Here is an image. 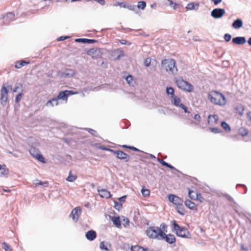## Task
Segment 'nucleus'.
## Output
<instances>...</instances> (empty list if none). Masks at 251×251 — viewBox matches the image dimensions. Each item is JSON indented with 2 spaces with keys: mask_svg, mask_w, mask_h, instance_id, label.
Segmentation results:
<instances>
[{
  "mask_svg": "<svg viewBox=\"0 0 251 251\" xmlns=\"http://www.w3.org/2000/svg\"><path fill=\"white\" fill-rule=\"evenodd\" d=\"M208 98L212 103L216 105L224 106L226 104L225 97L217 91H212L209 93Z\"/></svg>",
  "mask_w": 251,
  "mask_h": 251,
  "instance_id": "nucleus-1",
  "label": "nucleus"
},
{
  "mask_svg": "<svg viewBox=\"0 0 251 251\" xmlns=\"http://www.w3.org/2000/svg\"><path fill=\"white\" fill-rule=\"evenodd\" d=\"M176 64L175 60L171 58L165 59L161 61L163 69L170 75H175L177 73V69Z\"/></svg>",
  "mask_w": 251,
  "mask_h": 251,
  "instance_id": "nucleus-2",
  "label": "nucleus"
},
{
  "mask_svg": "<svg viewBox=\"0 0 251 251\" xmlns=\"http://www.w3.org/2000/svg\"><path fill=\"white\" fill-rule=\"evenodd\" d=\"M173 231L177 236L182 238H188L190 233L188 229L184 227L179 226L176 221H174Z\"/></svg>",
  "mask_w": 251,
  "mask_h": 251,
  "instance_id": "nucleus-3",
  "label": "nucleus"
},
{
  "mask_svg": "<svg viewBox=\"0 0 251 251\" xmlns=\"http://www.w3.org/2000/svg\"><path fill=\"white\" fill-rule=\"evenodd\" d=\"M163 231L157 226H152L147 228L146 233L147 236L152 239L160 240L162 233Z\"/></svg>",
  "mask_w": 251,
  "mask_h": 251,
  "instance_id": "nucleus-4",
  "label": "nucleus"
},
{
  "mask_svg": "<svg viewBox=\"0 0 251 251\" xmlns=\"http://www.w3.org/2000/svg\"><path fill=\"white\" fill-rule=\"evenodd\" d=\"M175 82L178 88L186 92H191L194 90L193 86L182 78L176 79Z\"/></svg>",
  "mask_w": 251,
  "mask_h": 251,
  "instance_id": "nucleus-5",
  "label": "nucleus"
},
{
  "mask_svg": "<svg viewBox=\"0 0 251 251\" xmlns=\"http://www.w3.org/2000/svg\"><path fill=\"white\" fill-rule=\"evenodd\" d=\"M12 89L11 85H8L5 87L3 84L0 90V103L2 106H5L8 100V94L9 90Z\"/></svg>",
  "mask_w": 251,
  "mask_h": 251,
  "instance_id": "nucleus-6",
  "label": "nucleus"
},
{
  "mask_svg": "<svg viewBox=\"0 0 251 251\" xmlns=\"http://www.w3.org/2000/svg\"><path fill=\"white\" fill-rule=\"evenodd\" d=\"M75 94V93L72 90L62 91L59 93L58 96L55 97V99L57 101H58L59 100L67 101L68 97Z\"/></svg>",
  "mask_w": 251,
  "mask_h": 251,
  "instance_id": "nucleus-7",
  "label": "nucleus"
},
{
  "mask_svg": "<svg viewBox=\"0 0 251 251\" xmlns=\"http://www.w3.org/2000/svg\"><path fill=\"white\" fill-rule=\"evenodd\" d=\"M225 10L223 8H215L211 11V16L215 19H220L225 14Z\"/></svg>",
  "mask_w": 251,
  "mask_h": 251,
  "instance_id": "nucleus-8",
  "label": "nucleus"
},
{
  "mask_svg": "<svg viewBox=\"0 0 251 251\" xmlns=\"http://www.w3.org/2000/svg\"><path fill=\"white\" fill-rule=\"evenodd\" d=\"M162 233V236L161 237L160 240H165L167 243L172 244L173 243H175L176 241V237L175 236L171 234H166L165 233V232L163 231V232Z\"/></svg>",
  "mask_w": 251,
  "mask_h": 251,
  "instance_id": "nucleus-9",
  "label": "nucleus"
},
{
  "mask_svg": "<svg viewBox=\"0 0 251 251\" xmlns=\"http://www.w3.org/2000/svg\"><path fill=\"white\" fill-rule=\"evenodd\" d=\"M81 213V208L80 207L78 206L74 209L71 212L70 217H71L73 220L76 222L79 218L80 215Z\"/></svg>",
  "mask_w": 251,
  "mask_h": 251,
  "instance_id": "nucleus-10",
  "label": "nucleus"
},
{
  "mask_svg": "<svg viewBox=\"0 0 251 251\" xmlns=\"http://www.w3.org/2000/svg\"><path fill=\"white\" fill-rule=\"evenodd\" d=\"M113 153L117 155V157L121 160H124L125 162H128L130 159L129 156L126 153L121 151H114Z\"/></svg>",
  "mask_w": 251,
  "mask_h": 251,
  "instance_id": "nucleus-11",
  "label": "nucleus"
},
{
  "mask_svg": "<svg viewBox=\"0 0 251 251\" xmlns=\"http://www.w3.org/2000/svg\"><path fill=\"white\" fill-rule=\"evenodd\" d=\"M87 54L93 58H98L100 56V50L98 48H92L87 51Z\"/></svg>",
  "mask_w": 251,
  "mask_h": 251,
  "instance_id": "nucleus-12",
  "label": "nucleus"
},
{
  "mask_svg": "<svg viewBox=\"0 0 251 251\" xmlns=\"http://www.w3.org/2000/svg\"><path fill=\"white\" fill-rule=\"evenodd\" d=\"M219 118L216 114L210 115L208 117V123L209 125L213 126L218 123Z\"/></svg>",
  "mask_w": 251,
  "mask_h": 251,
  "instance_id": "nucleus-13",
  "label": "nucleus"
},
{
  "mask_svg": "<svg viewBox=\"0 0 251 251\" xmlns=\"http://www.w3.org/2000/svg\"><path fill=\"white\" fill-rule=\"evenodd\" d=\"M86 239L89 241H93L97 237L96 232L93 230H90L87 231L85 234Z\"/></svg>",
  "mask_w": 251,
  "mask_h": 251,
  "instance_id": "nucleus-14",
  "label": "nucleus"
},
{
  "mask_svg": "<svg viewBox=\"0 0 251 251\" xmlns=\"http://www.w3.org/2000/svg\"><path fill=\"white\" fill-rule=\"evenodd\" d=\"M233 43L236 45H243L246 42V39L245 37H236L232 39Z\"/></svg>",
  "mask_w": 251,
  "mask_h": 251,
  "instance_id": "nucleus-15",
  "label": "nucleus"
},
{
  "mask_svg": "<svg viewBox=\"0 0 251 251\" xmlns=\"http://www.w3.org/2000/svg\"><path fill=\"white\" fill-rule=\"evenodd\" d=\"M98 191L99 193V195L102 198L108 199V198H110L112 196L110 192L106 189H102L100 190L98 189Z\"/></svg>",
  "mask_w": 251,
  "mask_h": 251,
  "instance_id": "nucleus-16",
  "label": "nucleus"
},
{
  "mask_svg": "<svg viewBox=\"0 0 251 251\" xmlns=\"http://www.w3.org/2000/svg\"><path fill=\"white\" fill-rule=\"evenodd\" d=\"M76 42L82 43L84 44H93L97 42V40L95 39H89L86 38H77L75 39Z\"/></svg>",
  "mask_w": 251,
  "mask_h": 251,
  "instance_id": "nucleus-17",
  "label": "nucleus"
},
{
  "mask_svg": "<svg viewBox=\"0 0 251 251\" xmlns=\"http://www.w3.org/2000/svg\"><path fill=\"white\" fill-rule=\"evenodd\" d=\"M243 23L241 19H237L232 24V26L234 29H239L242 27Z\"/></svg>",
  "mask_w": 251,
  "mask_h": 251,
  "instance_id": "nucleus-18",
  "label": "nucleus"
},
{
  "mask_svg": "<svg viewBox=\"0 0 251 251\" xmlns=\"http://www.w3.org/2000/svg\"><path fill=\"white\" fill-rule=\"evenodd\" d=\"M75 75V71L74 70L69 69L67 70L65 72L63 73L61 76L64 77H70Z\"/></svg>",
  "mask_w": 251,
  "mask_h": 251,
  "instance_id": "nucleus-19",
  "label": "nucleus"
},
{
  "mask_svg": "<svg viewBox=\"0 0 251 251\" xmlns=\"http://www.w3.org/2000/svg\"><path fill=\"white\" fill-rule=\"evenodd\" d=\"M173 100H172V104L175 105L176 107H180V105L183 104L181 102V100L177 96H175L172 98Z\"/></svg>",
  "mask_w": 251,
  "mask_h": 251,
  "instance_id": "nucleus-20",
  "label": "nucleus"
},
{
  "mask_svg": "<svg viewBox=\"0 0 251 251\" xmlns=\"http://www.w3.org/2000/svg\"><path fill=\"white\" fill-rule=\"evenodd\" d=\"M199 6L198 3H195L194 2L189 3L186 6V9L189 10H198Z\"/></svg>",
  "mask_w": 251,
  "mask_h": 251,
  "instance_id": "nucleus-21",
  "label": "nucleus"
},
{
  "mask_svg": "<svg viewBox=\"0 0 251 251\" xmlns=\"http://www.w3.org/2000/svg\"><path fill=\"white\" fill-rule=\"evenodd\" d=\"M14 17L15 15L13 13L9 12L7 13L6 15L3 17V18L7 22H10L14 20Z\"/></svg>",
  "mask_w": 251,
  "mask_h": 251,
  "instance_id": "nucleus-22",
  "label": "nucleus"
},
{
  "mask_svg": "<svg viewBox=\"0 0 251 251\" xmlns=\"http://www.w3.org/2000/svg\"><path fill=\"white\" fill-rule=\"evenodd\" d=\"M77 178V176L76 175H74L72 174V171H70L69 173L68 176L66 178V180L69 182H74Z\"/></svg>",
  "mask_w": 251,
  "mask_h": 251,
  "instance_id": "nucleus-23",
  "label": "nucleus"
},
{
  "mask_svg": "<svg viewBox=\"0 0 251 251\" xmlns=\"http://www.w3.org/2000/svg\"><path fill=\"white\" fill-rule=\"evenodd\" d=\"M111 220L113 224L117 227H119L121 226V222L119 217H113Z\"/></svg>",
  "mask_w": 251,
  "mask_h": 251,
  "instance_id": "nucleus-24",
  "label": "nucleus"
},
{
  "mask_svg": "<svg viewBox=\"0 0 251 251\" xmlns=\"http://www.w3.org/2000/svg\"><path fill=\"white\" fill-rule=\"evenodd\" d=\"M148 248H144L139 246H132L131 251H147Z\"/></svg>",
  "mask_w": 251,
  "mask_h": 251,
  "instance_id": "nucleus-25",
  "label": "nucleus"
},
{
  "mask_svg": "<svg viewBox=\"0 0 251 251\" xmlns=\"http://www.w3.org/2000/svg\"><path fill=\"white\" fill-rule=\"evenodd\" d=\"M185 205L190 209H193L195 207V204L190 200H187L185 201Z\"/></svg>",
  "mask_w": 251,
  "mask_h": 251,
  "instance_id": "nucleus-26",
  "label": "nucleus"
},
{
  "mask_svg": "<svg viewBox=\"0 0 251 251\" xmlns=\"http://www.w3.org/2000/svg\"><path fill=\"white\" fill-rule=\"evenodd\" d=\"M221 126L223 128V129L227 132H229L231 130L230 127L229 125L227 124L226 122L223 121L221 122Z\"/></svg>",
  "mask_w": 251,
  "mask_h": 251,
  "instance_id": "nucleus-27",
  "label": "nucleus"
},
{
  "mask_svg": "<svg viewBox=\"0 0 251 251\" xmlns=\"http://www.w3.org/2000/svg\"><path fill=\"white\" fill-rule=\"evenodd\" d=\"M177 212L181 215H184L185 214V209L183 203L176 205Z\"/></svg>",
  "mask_w": 251,
  "mask_h": 251,
  "instance_id": "nucleus-28",
  "label": "nucleus"
},
{
  "mask_svg": "<svg viewBox=\"0 0 251 251\" xmlns=\"http://www.w3.org/2000/svg\"><path fill=\"white\" fill-rule=\"evenodd\" d=\"M29 63V62H27L24 60H21V61L17 62L16 63L15 67L16 68L19 69L25 65L28 64Z\"/></svg>",
  "mask_w": 251,
  "mask_h": 251,
  "instance_id": "nucleus-29",
  "label": "nucleus"
},
{
  "mask_svg": "<svg viewBox=\"0 0 251 251\" xmlns=\"http://www.w3.org/2000/svg\"><path fill=\"white\" fill-rule=\"evenodd\" d=\"M53 101H55V105H57L58 104V101H57L55 98H53L52 99H51L50 100H49L47 103H46V105L47 106H53L54 105V103H53Z\"/></svg>",
  "mask_w": 251,
  "mask_h": 251,
  "instance_id": "nucleus-30",
  "label": "nucleus"
},
{
  "mask_svg": "<svg viewBox=\"0 0 251 251\" xmlns=\"http://www.w3.org/2000/svg\"><path fill=\"white\" fill-rule=\"evenodd\" d=\"M166 93L168 95H171V97L172 98L175 97L174 89L172 87H167L166 88Z\"/></svg>",
  "mask_w": 251,
  "mask_h": 251,
  "instance_id": "nucleus-31",
  "label": "nucleus"
},
{
  "mask_svg": "<svg viewBox=\"0 0 251 251\" xmlns=\"http://www.w3.org/2000/svg\"><path fill=\"white\" fill-rule=\"evenodd\" d=\"M136 6L138 9L144 10L146 7V2L144 1H139Z\"/></svg>",
  "mask_w": 251,
  "mask_h": 251,
  "instance_id": "nucleus-32",
  "label": "nucleus"
},
{
  "mask_svg": "<svg viewBox=\"0 0 251 251\" xmlns=\"http://www.w3.org/2000/svg\"><path fill=\"white\" fill-rule=\"evenodd\" d=\"M183 201L182 199L177 196H176V197L175 198L174 202L173 203L176 205H178L183 203Z\"/></svg>",
  "mask_w": 251,
  "mask_h": 251,
  "instance_id": "nucleus-33",
  "label": "nucleus"
},
{
  "mask_svg": "<svg viewBox=\"0 0 251 251\" xmlns=\"http://www.w3.org/2000/svg\"><path fill=\"white\" fill-rule=\"evenodd\" d=\"M2 248L5 251H12V249L11 246L5 242H3L2 244Z\"/></svg>",
  "mask_w": 251,
  "mask_h": 251,
  "instance_id": "nucleus-34",
  "label": "nucleus"
},
{
  "mask_svg": "<svg viewBox=\"0 0 251 251\" xmlns=\"http://www.w3.org/2000/svg\"><path fill=\"white\" fill-rule=\"evenodd\" d=\"M29 152H30V154L32 156L35 157V156L38 153H39V151H38V150H37L35 148H34V147H31L30 150H29Z\"/></svg>",
  "mask_w": 251,
  "mask_h": 251,
  "instance_id": "nucleus-35",
  "label": "nucleus"
},
{
  "mask_svg": "<svg viewBox=\"0 0 251 251\" xmlns=\"http://www.w3.org/2000/svg\"><path fill=\"white\" fill-rule=\"evenodd\" d=\"M42 163H45V159L43 156L39 153H38L34 157Z\"/></svg>",
  "mask_w": 251,
  "mask_h": 251,
  "instance_id": "nucleus-36",
  "label": "nucleus"
},
{
  "mask_svg": "<svg viewBox=\"0 0 251 251\" xmlns=\"http://www.w3.org/2000/svg\"><path fill=\"white\" fill-rule=\"evenodd\" d=\"M36 183H35L36 185H43L44 187H47L49 186V183L47 181H41L39 180H36Z\"/></svg>",
  "mask_w": 251,
  "mask_h": 251,
  "instance_id": "nucleus-37",
  "label": "nucleus"
},
{
  "mask_svg": "<svg viewBox=\"0 0 251 251\" xmlns=\"http://www.w3.org/2000/svg\"><path fill=\"white\" fill-rule=\"evenodd\" d=\"M20 90L22 92L23 91V86L21 83H18L16 85V86L14 87L13 91V92H16L18 90Z\"/></svg>",
  "mask_w": 251,
  "mask_h": 251,
  "instance_id": "nucleus-38",
  "label": "nucleus"
},
{
  "mask_svg": "<svg viewBox=\"0 0 251 251\" xmlns=\"http://www.w3.org/2000/svg\"><path fill=\"white\" fill-rule=\"evenodd\" d=\"M209 130L214 133H219L222 132V130L218 127H209Z\"/></svg>",
  "mask_w": 251,
  "mask_h": 251,
  "instance_id": "nucleus-39",
  "label": "nucleus"
},
{
  "mask_svg": "<svg viewBox=\"0 0 251 251\" xmlns=\"http://www.w3.org/2000/svg\"><path fill=\"white\" fill-rule=\"evenodd\" d=\"M239 133L242 136H245L248 134V131L245 128H241L239 129Z\"/></svg>",
  "mask_w": 251,
  "mask_h": 251,
  "instance_id": "nucleus-40",
  "label": "nucleus"
},
{
  "mask_svg": "<svg viewBox=\"0 0 251 251\" xmlns=\"http://www.w3.org/2000/svg\"><path fill=\"white\" fill-rule=\"evenodd\" d=\"M141 192H142V195L144 196V197H148L150 195V191L148 189H144V188H143L141 190Z\"/></svg>",
  "mask_w": 251,
  "mask_h": 251,
  "instance_id": "nucleus-41",
  "label": "nucleus"
},
{
  "mask_svg": "<svg viewBox=\"0 0 251 251\" xmlns=\"http://www.w3.org/2000/svg\"><path fill=\"white\" fill-rule=\"evenodd\" d=\"M23 95L24 94L22 92H20L16 96L15 98V102L16 103H18L21 100Z\"/></svg>",
  "mask_w": 251,
  "mask_h": 251,
  "instance_id": "nucleus-42",
  "label": "nucleus"
},
{
  "mask_svg": "<svg viewBox=\"0 0 251 251\" xmlns=\"http://www.w3.org/2000/svg\"><path fill=\"white\" fill-rule=\"evenodd\" d=\"M113 6H119L121 7H124V8H126V3L124 2H117V3H114Z\"/></svg>",
  "mask_w": 251,
  "mask_h": 251,
  "instance_id": "nucleus-43",
  "label": "nucleus"
},
{
  "mask_svg": "<svg viewBox=\"0 0 251 251\" xmlns=\"http://www.w3.org/2000/svg\"><path fill=\"white\" fill-rule=\"evenodd\" d=\"M0 176H3L6 175L9 173V170L8 169H6L4 167H2V170H0Z\"/></svg>",
  "mask_w": 251,
  "mask_h": 251,
  "instance_id": "nucleus-44",
  "label": "nucleus"
},
{
  "mask_svg": "<svg viewBox=\"0 0 251 251\" xmlns=\"http://www.w3.org/2000/svg\"><path fill=\"white\" fill-rule=\"evenodd\" d=\"M122 203H119L117 201H114V207L117 210H120L122 207Z\"/></svg>",
  "mask_w": 251,
  "mask_h": 251,
  "instance_id": "nucleus-45",
  "label": "nucleus"
},
{
  "mask_svg": "<svg viewBox=\"0 0 251 251\" xmlns=\"http://www.w3.org/2000/svg\"><path fill=\"white\" fill-rule=\"evenodd\" d=\"M224 38L226 42H229L231 39V35L228 33L225 34Z\"/></svg>",
  "mask_w": 251,
  "mask_h": 251,
  "instance_id": "nucleus-46",
  "label": "nucleus"
},
{
  "mask_svg": "<svg viewBox=\"0 0 251 251\" xmlns=\"http://www.w3.org/2000/svg\"><path fill=\"white\" fill-rule=\"evenodd\" d=\"M168 1L169 2L170 5L172 6V5H174V6H173V8L175 10L177 8V7L178 6V4H176V3H174L172 0H168Z\"/></svg>",
  "mask_w": 251,
  "mask_h": 251,
  "instance_id": "nucleus-47",
  "label": "nucleus"
},
{
  "mask_svg": "<svg viewBox=\"0 0 251 251\" xmlns=\"http://www.w3.org/2000/svg\"><path fill=\"white\" fill-rule=\"evenodd\" d=\"M136 6L132 4H126V8L128 9L131 10V11H134L135 10Z\"/></svg>",
  "mask_w": 251,
  "mask_h": 251,
  "instance_id": "nucleus-48",
  "label": "nucleus"
},
{
  "mask_svg": "<svg viewBox=\"0 0 251 251\" xmlns=\"http://www.w3.org/2000/svg\"><path fill=\"white\" fill-rule=\"evenodd\" d=\"M100 247L101 250H103L105 251H108V249L105 245L104 242H100Z\"/></svg>",
  "mask_w": 251,
  "mask_h": 251,
  "instance_id": "nucleus-49",
  "label": "nucleus"
},
{
  "mask_svg": "<svg viewBox=\"0 0 251 251\" xmlns=\"http://www.w3.org/2000/svg\"><path fill=\"white\" fill-rule=\"evenodd\" d=\"M87 129L88 131V132L90 134H91L92 135L95 136H97V135H96L97 131L96 130H95L93 129H91V128H87Z\"/></svg>",
  "mask_w": 251,
  "mask_h": 251,
  "instance_id": "nucleus-50",
  "label": "nucleus"
},
{
  "mask_svg": "<svg viewBox=\"0 0 251 251\" xmlns=\"http://www.w3.org/2000/svg\"><path fill=\"white\" fill-rule=\"evenodd\" d=\"M151 60L150 58H146L144 61V65L147 67L149 66L151 64Z\"/></svg>",
  "mask_w": 251,
  "mask_h": 251,
  "instance_id": "nucleus-51",
  "label": "nucleus"
},
{
  "mask_svg": "<svg viewBox=\"0 0 251 251\" xmlns=\"http://www.w3.org/2000/svg\"><path fill=\"white\" fill-rule=\"evenodd\" d=\"M176 195H174L173 194H170L168 196V199L171 202L174 203L175 198V197H176Z\"/></svg>",
  "mask_w": 251,
  "mask_h": 251,
  "instance_id": "nucleus-52",
  "label": "nucleus"
},
{
  "mask_svg": "<svg viewBox=\"0 0 251 251\" xmlns=\"http://www.w3.org/2000/svg\"><path fill=\"white\" fill-rule=\"evenodd\" d=\"M157 161L160 163L161 164H162L163 166L166 167V166L168 164V163L164 161V160L160 159L159 158L157 159Z\"/></svg>",
  "mask_w": 251,
  "mask_h": 251,
  "instance_id": "nucleus-53",
  "label": "nucleus"
},
{
  "mask_svg": "<svg viewBox=\"0 0 251 251\" xmlns=\"http://www.w3.org/2000/svg\"><path fill=\"white\" fill-rule=\"evenodd\" d=\"M119 52V54L117 55V56L116 58V59H119L121 57H123L124 56V53L123 51L121 50H118L117 51V52Z\"/></svg>",
  "mask_w": 251,
  "mask_h": 251,
  "instance_id": "nucleus-54",
  "label": "nucleus"
},
{
  "mask_svg": "<svg viewBox=\"0 0 251 251\" xmlns=\"http://www.w3.org/2000/svg\"><path fill=\"white\" fill-rule=\"evenodd\" d=\"M224 197L225 198H226L228 201H233V198L230 196H229L228 194H224Z\"/></svg>",
  "mask_w": 251,
  "mask_h": 251,
  "instance_id": "nucleus-55",
  "label": "nucleus"
},
{
  "mask_svg": "<svg viewBox=\"0 0 251 251\" xmlns=\"http://www.w3.org/2000/svg\"><path fill=\"white\" fill-rule=\"evenodd\" d=\"M180 108L184 110V111L185 113H188L190 112L188 110V108H187V107H186L183 104L180 105Z\"/></svg>",
  "mask_w": 251,
  "mask_h": 251,
  "instance_id": "nucleus-56",
  "label": "nucleus"
},
{
  "mask_svg": "<svg viewBox=\"0 0 251 251\" xmlns=\"http://www.w3.org/2000/svg\"><path fill=\"white\" fill-rule=\"evenodd\" d=\"M126 80L127 81V82L129 84H130L131 83V81L132 80V76L131 75H128L126 77Z\"/></svg>",
  "mask_w": 251,
  "mask_h": 251,
  "instance_id": "nucleus-57",
  "label": "nucleus"
},
{
  "mask_svg": "<svg viewBox=\"0 0 251 251\" xmlns=\"http://www.w3.org/2000/svg\"><path fill=\"white\" fill-rule=\"evenodd\" d=\"M194 193V191H192V190H189V192H188V196L189 197V198L191 199H195V196L192 195V193Z\"/></svg>",
  "mask_w": 251,
  "mask_h": 251,
  "instance_id": "nucleus-58",
  "label": "nucleus"
},
{
  "mask_svg": "<svg viewBox=\"0 0 251 251\" xmlns=\"http://www.w3.org/2000/svg\"><path fill=\"white\" fill-rule=\"evenodd\" d=\"M126 196H123L121 197H120L119 199L120 203H123L125 201L126 199Z\"/></svg>",
  "mask_w": 251,
  "mask_h": 251,
  "instance_id": "nucleus-59",
  "label": "nucleus"
},
{
  "mask_svg": "<svg viewBox=\"0 0 251 251\" xmlns=\"http://www.w3.org/2000/svg\"><path fill=\"white\" fill-rule=\"evenodd\" d=\"M100 149L101 150H104V151H109L112 152H113L114 151V150H112V149H108V148H107L106 147H103V146H100Z\"/></svg>",
  "mask_w": 251,
  "mask_h": 251,
  "instance_id": "nucleus-60",
  "label": "nucleus"
},
{
  "mask_svg": "<svg viewBox=\"0 0 251 251\" xmlns=\"http://www.w3.org/2000/svg\"><path fill=\"white\" fill-rule=\"evenodd\" d=\"M69 38V36H60L58 38L57 40L59 41H64Z\"/></svg>",
  "mask_w": 251,
  "mask_h": 251,
  "instance_id": "nucleus-61",
  "label": "nucleus"
},
{
  "mask_svg": "<svg viewBox=\"0 0 251 251\" xmlns=\"http://www.w3.org/2000/svg\"><path fill=\"white\" fill-rule=\"evenodd\" d=\"M194 118L198 121H200V119H201V116L199 114H195L194 117Z\"/></svg>",
  "mask_w": 251,
  "mask_h": 251,
  "instance_id": "nucleus-62",
  "label": "nucleus"
},
{
  "mask_svg": "<svg viewBox=\"0 0 251 251\" xmlns=\"http://www.w3.org/2000/svg\"><path fill=\"white\" fill-rule=\"evenodd\" d=\"M247 118L248 121L251 122V111H249L247 114Z\"/></svg>",
  "mask_w": 251,
  "mask_h": 251,
  "instance_id": "nucleus-63",
  "label": "nucleus"
},
{
  "mask_svg": "<svg viewBox=\"0 0 251 251\" xmlns=\"http://www.w3.org/2000/svg\"><path fill=\"white\" fill-rule=\"evenodd\" d=\"M241 251H248V249L242 244L241 245Z\"/></svg>",
  "mask_w": 251,
  "mask_h": 251,
  "instance_id": "nucleus-64",
  "label": "nucleus"
}]
</instances>
